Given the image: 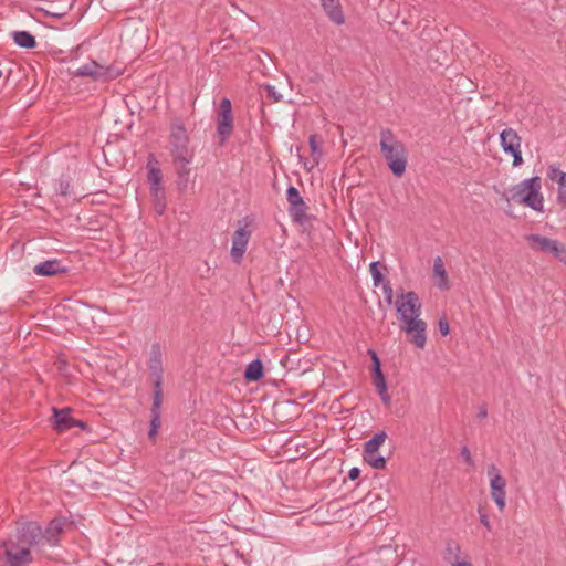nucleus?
<instances>
[{
    "label": "nucleus",
    "mask_w": 566,
    "mask_h": 566,
    "mask_svg": "<svg viewBox=\"0 0 566 566\" xmlns=\"http://www.w3.org/2000/svg\"><path fill=\"white\" fill-rule=\"evenodd\" d=\"M447 552L448 554H454L458 557V554L460 552V546L453 541L448 542L447 544Z\"/></svg>",
    "instance_id": "e433bc0d"
},
{
    "label": "nucleus",
    "mask_w": 566,
    "mask_h": 566,
    "mask_svg": "<svg viewBox=\"0 0 566 566\" xmlns=\"http://www.w3.org/2000/svg\"><path fill=\"white\" fill-rule=\"evenodd\" d=\"M64 523L61 520H52L43 532V544L56 545L63 532Z\"/></svg>",
    "instance_id": "aec40b11"
},
{
    "label": "nucleus",
    "mask_w": 566,
    "mask_h": 566,
    "mask_svg": "<svg viewBox=\"0 0 566 566\" xmlns=\"http://www.w3.org/2000/svg\"><path fill=\"white\" fill-rule=\"evenodd\" d=\"M53 411V428L57 432H64L75 427V419L70 416V409H57L56 407L52 408Z\"/></svg>",
    "instance_id": "f3484780"
},
{
    "label": "nucleus",
    "mask_w": 566,
    "mask_h": 566,
    "mask_svg": "<svg viewBox=\"0 0 566 566\" xmlns=\"http://www.w3.org/2000/svg\"><path fill=\"white\" fill-rule=\"evenodd\" d=\"M387 439L385 431L377 432L371 439L365 442L363 453H376Z\"/></svg>",
    "instance_id": "bb28decb"
},
{
    "label": "nucleus",
    "mask_w": 566,
    "mask_h": 566,
    "mask_svg": "<svg viewBox=\"0 0 566 566\" xmlns=\"http://www.w3.org/2000/svg\"><path fill=\"white\" fill-rule=\"evenodd\" d=\"M2 76V71L0 70V77Z\"/></svg>",
    "instance_id": "49530a36"
},
{
    "label": "nucleus",
    "mask_w": 566,
    "mask_h": 566,
    "mask_svg": "<svg viewBox=\"0 0 566 566\" xmlns=\"http://www.w3.org/2000/svg\"><path fill=\"white\" fill-rule=\"evenodd\" d=\"M541 178L535 176L521 181L506 192L502 193V198L507 202L515 201L535 211H543V195L541 193Z\"/></svg>",
    "instance_id": "20e7f679"
},
{
    "label": "nucleus",
    "mask_w": 566,
    "mask_h": 566,
    "mask_svg": "<svg viewBox=\"0 0 566 566\" xmlns=\"http://www.w3.org/2000/svg\"><path fill=\"white\" fill-rule=\"evenodd\" d=\"M501 146L504 153L512 155L513 166L522 165L523 157L521 153V137L513 128H505L500 134Z\"/></svg>",
    "instance_id": "1a4fd4ad"
},
{
    "label": "nucleus",
    "mask_w": 566,
    "mask_h": 566,
    "mask_svg": "<svg viewBox=\"0 0 566 566\" xmlns=\"http://www.w3.org/2000/svg\"><path fill=\"white\" fill-rule=\"evenodd\" d=\"M148 368L150 370V376L153 378V387L154 395L163 394V361H161V350L159 344H154L150 350V358L148 361Z\"/></svg>",
    "instance_id": "9d476101"
},
{
    "label": "nucleus",
    "mask_w": 566,
    "mask_h": 566,
    "mask_svg": "<svg viewBox=\"0 0 566 566\" xmlns=\"http://www.w3.org/2000/svg\"><path fill=\"white\" fill-rule=\"evenodd\" d=\"M396 310L399 321L403 324L409 319H420L421 303L418 294L413 291L401 293L396 300Z\"/></svg>",
    "instance_id": "0eeeda50"
},
{
    "label": "nucleus",
    "mask_w": 566,
    "mask_h": 566,
    "mask_svg": "<svg viewBox=\"0 0 566 566\" xmlns=\"http://www.w3.org/2000/svg\"><path fill=\"white\" fill-rule=\"evenodd\" d=\"M382 291H384L386 303L388 305H391L392 298H394V291H392V287H391V284L389 281H386L382 283Z\"/></svg>",
    "instance_id": "7c9ffc66"
},
{
    "label": "nucleus",
    "mask_w": 566,
    "mask_h": 566,
    "mask_svg": "<svg viewBox=\"0 0 566 566\" xmlns=\"http://www.w3.org/2000/svg\"><path fill=\"white\" fill-rule=\"evenodd\" d=\"M308 207L304 200L289 207V213L294 222L303 224L307 220L306 211Z\"/></svg>",
    "instance_id": "a878e982"
},
{
    "label": "nucleus",
    "mask_w": 566,
    "mask_h": 566,
    "mask_svg": "<svg viewBox=\"0 0 566 566\" xmlns=\"http://www.w3.org/2000/svg\"><path fill=\"white\" fill-rule=\"evenodd\" d=\"M438 326H439L440 333L443 336H447L449 334L450 328H449V324H448V321H447L446 317H442V318L439 319Z\"/></svg>",
    "instance_id": "f704fd0d"
},
{
    "label": "nucleus",
    "mask_w": 566,
    "mask_h": 566,
    "mask_svg": "<svg viewBox=\"0 0 566 566\" xmlns=\"http://www.w3.org/2000/svg\"><path fill=\"white\" fill-rule=\"evenodd\" d=\"M547 177L552 181L557 182V202L562 208H566V172L562 171L558 167L551 165L547 170Z\"/></svg>",
    "instance_id": "2eb2a0df"
},
{
    "label": "nucleus",
    "mask_w": 566,
    "mask_h": 566,
    "mask_svg": "<svg viewBox=\"0 0 566 566\" xmlns=\"http://www.w3.org/2000/svg\"><path fill=\"white\" fill-rule=\"evenodd\" d=\"M381 266H382L381 263L378 261L370 263L369 270H370V273L373 276V283L375 286H378L381 283H384V276L380 272Z\"/></svg>",
    "instance_id": "c85d7f7f"
},
{
    "label": "nucleus",
    "mask_w": 566,
    "mask_h": 566,
    "mask_svg": "<svg viewBox=\"0 0 566 566\" xmlns=\"http://www.w3.org/2000/svg\"><path fill=\"white\" fill-rule=\"evenodd\" d=\"M164 207H165V206L163 205L161 209H160V210H158V212H159V213H163Z\"/></svg>",
    "instance_id": "c03bdc74"
},
{
    "label": "nucleus",
    "mask_w": 566,
    "mask_h": 566,
    "mask_svg": "<svg viewBox=\"0 0 566 566\" xmlns=\"http://www.w3.org/2000/svg\"><path fill=\"white\" fill-rule=\"evenodd\" d=\"M170 156L179 178H187L190 174L189 164L193 159V149L187 129L179 118H175L169 129Z\"/></svg>",
    "instance_id": "f03ea898"
},
{
    "label": "nucleus",
    "mask_w": 566,
    "mask_h": 566,
    "mask_svg": "<svg viewBox=\"0 0 566 566\" xmlns=\"http://www.w3.org/2000/svg\"><path fill=\"white\" fill-rule=\"evenodd\" d=\"M380 153L385 158L390 171L396 177H401L407 167V149L389 128L380 130Z\"/></svg>",
    "instance_id": "7ed1b4c3"
},
{
    "label": "nucleus",
    "mask_w": 566,
    "mask_h": 566,
    "mask_svg": "<svg viewBox=\"0 0 566 566\" xmlns=\"http://www.w3.org/2000/svg\"><path fill=\"white\" fill-rule=\"evenodd\" d=\"M478 417L484 419L488 417V409L485 405H482L478 411Z\"/></svg>",
    "instance_id": "ea45409f"
},
{
    "label": "nucleus",
    "mask_w": 566,
    "mask_h": 566,
    "mask_svg": "<svg viewBox=\"0 0 566 566\" xmlns=\"http://www.w3.org/2000/svg\"><path fill=\"white\" fill-rule=\"evenodd\" d=\"M43 544V531L36 522L22 523L15 538L0 543V566H25L32 562L30 548Z\"/></svg>",
    "instance_id": "f257e3e1"
},
{
    "label": "nucleus",
    "mask_w": 566,
    "mask_h": 566,
    "mask_svg": "<svg viewBox=\"0 0 566 566\" xmlns=\"http://www.w3.org/2000/svg\"><path fill=\"white\" fill-rule=\"evenodd\" d=\"M251 237V231L247 226L240 227L233 234L231 258L234 263L240 264L247 251V247Z\"/></svg>",
    "instance_id": "f8f14e48"
},
{
    "label": "nucleus",
    "mask_w": 566,
    "mask_h": 566,
    "mask_svg": "<svg viewBox=\"0 0 566 566\" xmlns=\"http://www.w3.org/2000/svg\"><path fill=\"white\" fill-rule=\"evenodd\" d=\"M71 191V181L67 179H61L59 184V192L62 196H67Z\"/></svg>",
    "instance_id": "72a5a7b5"
},
{
    "label": "nucleus",
    "mask_w": 566,
    "mask_h": 566,
    "mask_svg": "<svg viewBox=\"0 0 566 566\" xmlns=\"http://www.w3.org/2000/svg\"><path fill=\"white\" fill-rule=\"evenodd\" d=\"M63 14L61 13H57V14H53V17H62Z\"/></svg>",
    "instance_id": "a18cd8bd"
},
{
    "label": "nucleus",
    "mask_w": 566,
    "mask_h": 566,
    "mask_svg": "<svg viewBox=\"0 0 566 566\" xmlns=\"http://www.w3.org/2000/svg\"><path fill=\"white\" fill-rule=\"evenodd\" d=\"M308 144L311 148V156L304 161V167L307 170H312L319 164V159L322 157V150L318 146L317 135L313 134L308 137Z\"/></svg>",
    "instance_id": "4be33fe9"
},
{
    "label": "nucleus",
    "mask_w": 566,
    "mask_h": 566,
    "mask_svg": "<svg viewBox=\"0 0 566 566\" xmlns=\"http://www.w3.org/2000/svg\"><path fill=\"white\" fill-rule=\"evenodd\" d=\"M163 403V394L153 395V406L150 408V428L160 427V407Z\"/></svg>",
    "instance_id": "393cba45"
},
{
    "label": "nucleus",
    "mask_w": 566,
    "mask_h": 566,
    "mask_svg": "<svg viewBox=\"0 0 566 566\" xmlns=\"http://www.w3.org/2000/svg\"><path fill=\"white\" fill-rule=\"evenodd\" d=\"M461 457L464 459V461H465L469 465H471V467H472V465H474L473 459H472V457H471V452H470V450H469V448H468V447H465V446H464V447L461 449Z\"/></svg>",
    "instance_id": "c9c22d12"
},
{
    "label": "nucleus",
    "mask_w": 566,
    "mask_h": 566,
    "mask_svg": "<svg viewBox=\"0 0 566 566\" xmlns=\"http://www.w3.org/2000/svg\"><path fill=\"white\" fill-rule=\"evenodd\" d=\"M147 169H148L147 179H148V182L150 184V192L157 201L156 206H158L159 200L164 199V197H165V190L161 185V180H163L161 170L156 165H153L151 161H149L147 164Z\"/></svg>",
    "instance_id": "ddd939ff"
},
{
    "label": "nucleus",
    "mask_w": 566,
    "mask_h": 566,
    "mask_svg": "<svg viewBox=\"0 0 566 566\" xmlns=\"http://www.w3.org/2000/svg\"><path fill=\"white\" fill-rule=\"evenodd\" d=\"M322 7L334 23L340 25L345 22L339 0H322Z\"/></svg>",
    "instance_id": "6ab92c4d"
},
{
    "label": "nucleus",
    "mask_w": 566,
    "mask_h": 566,
    "mask_svg": "<svg viewBox=\"0 0 566 566\" xmlns=\"http://www.w3.org/2000/svg\"><path fill=\"white\" fill-rule=\"evenodd\" d=\"M525 240L535 252L552 254L555 259L566 264V245L557 240L541 234H526Z\"/></svg>",
    "instance_id": "39448f33"
},
{
    "label": "nucleus",
    "mask_w": 566,
    "mask_h": 566,
    "mask_svg": "<svg viewBox=\"0 0 566 566\" xmlns=\"http://www.w3.org/2000/svg\"><path fill=\"white\" fill-rule=\"evenodd\" d=\"M157 432H158V429L149 428V431H148L149 439H155V437L157 436Z\"/></svg>",
    "instance_id": "a19ab883"
},
{
    "label": "nucleus",
    "mask_w": 566,
    "mask_h": 566,
    "mask_svg": "<svg viewBox=\"0 0 566 566\" xmlns=\"http://www.w3.org/2000/svg\"><path fill=\"white\" fill-rule=\"evenodd\" d=\"M286 200L291 206H293L294 203H297L300 201L303 200L302 196L300 195V191L297 190L296 187L294 186H290L286 190Z\"/></svg>",
    "instance_id": "c756f323"
},
{
    "label": "nucleus",
    "mask_w": 566,
    "mask_h": 566,
    "mask_svg": "<svg viewBox=\"0 0 566 566\" xmlns=\"http://www.w3.org/2000/svg\"><path fill=\"white\" fill-rule=\"evenodd\" d=\"M264 90L266 92V97L272 99L273 102H280L282 99V95L275 91L274 86L265 85Z\"/></svg>",
    "instance_id": "473e14b6"
},
{
    "label": "nucleus",
    "mask_w": 566,
    "mask_h": 566,
    "mask_svg": "<svg viewBox=\"0 0 566 566\" xmlns=\"http://www.w3.org/2000/svg\"><path fill=\"white\" fill-rule=\"evenodd\" d=\"M401 331L407 334L408 340L417 348H424L427 343V323L423 319H409L401 326Z\"/></svg>",
    "instance_id": "9b49d317"
},
{
    "label": "nucleus",
    "mask_w": 566,
    "mask_h": 566,
    "mask_svg": "<svg viewBox=\"0 0 566 566\" xmlns=\"http://www.w3.org/2000/svg\"><path fill=\"white\" fill-rule=\"evenodd\" d=\"M13 42L23 49H34L36 46L35 38L28 31L12 32Z\"/></svg>",
    "instance_id": "b1692460"
},
{
    "label": "nucleus",
    "mask_w": 566,
    "mask_h": 566,
    "mask_svg": "<svg viewBox=\"0 0 566 566\" xmlns=\"http://www.w3.org/2000/svg\"><path fill=\"white\" fill-rule=\"evenodd\" d=\"M452 566H472V564L468 562H455Z\"/></svg>",
    "instance_id": "79ce46f5"
},
{
    "label": "nucleus",
    "mask_w": 566,
    "mask_h": 566,
    "mask_svg": "<svg viewBox=\"0 0 566 566\" xmlns=\"http://www.w3.org/2000/svg\"><path fill=\"white\" fill-rule=\"evenodd\" d=\"M359 475H360V470H359L358 468H356V467H355V468H352V469L349 470V472H348V478H349L350 480H353V481H354V480H356V479H358V478H359Z\"/></svg>",
    "instance_id": "4c0bfd02"
},
{
    "label": "nucleus",
    "mask_w": 566,
    "mask_h": 566,
    "mask_svg": "<svg viewBox=\"0 0 566 566\" xmlns=\"http://www.w3.org/2000/svg\"><path fill=\"white\" fill-rule=\"evenodd\" d=\"M264 376L263 364L260 359L251 361L243 374L247 381H259Z\"/></svg>",
    "instance_id": "5701e85b"
},
{
    "label": "nucleus",
    "mask_w": 566,
    "mask_h": 566,
    "mask_svg": "<svg viewBox=\"0 0 566 566\" xmlns=\"http://www.w3.org/2000/svg\"><path fill=\"white\" fill-rule=\"evenodd\" d=\"M478 513H479L480 523L482 525H484L488 531H491L492 527H491L489 515H488L486 511L482 506H479Z\"/></svg>",
    "instance_id": "2f4dec72"
},
{
    "label": "nucleus",
    "mask_w": 566,
    "mask_h": 566,
    "mask_svg": "<svg viewBox=\"0 0 566 566\" xmlns=\"http://www.w3.org/2000/svg\"><path fill=\"white\" fill-rule=\"evenodd\" d=\"M488 475L490 476L491 497L500 512H503L506 505V480L495 464L489 465Z\"/></svg>",
    "instance_id": "6e6552de"
},
{
    "label": "nucleus",
    "mask_w": 566,
    "mask_h": 566,
    "mask_svg": "<svg viewBox=\"0 0 566 566\" xmlns=\"http://www.w3.org/2000/svg\"><path fill=\"white\" fill-rule=\"evenodd\" d=\"M69 270L63 265V262L57 259L46 260L36 264L33 268V272L41 276H53L62 273H66Z\"/></svg>",
    "instance_id": "dca6fc26"
},
{
    "label": "nucleus",
    "mask_w": 566,
    "mask_h": 566,
    "mask_svg": "<svg viewBox=\"0 0 566 566\" xmlns=\"http://www.w3.org/2000/svg\"><path fill=\"white\" fill-rule=\"evenodd\" d=\"M380 398H381V401L384 402L385 406H389L390 402H391V398L390 396L388 395V390L385 391V394H379Z\"/></svg>",
    "instance_id": "58836bf2"
},
{
    "label": "nucleus",
    "mask_w": 566,
    "mask_h": 566,
    "mask_svg": "<svg viewBox=\"0 0 566 566\" xmlns=\"http://www.w3.org/2000/svg\"><path fill=\"white\" fill-rule=\"evenodd\" d=\"M368 354L371 358V379L373 384L376 387L378 394H385L387 391V382L385 375L381 370V363L377 355V353L374 349H368Z\"/></svg>",
    "instance_id": "4468645a"
},
{
    "label": "nucleus",
    "mask_w": 566,
    "mask_h": 566,
    "mask_svg": "<svg viewBox=\"0 0 566 566\" xmlns=\"http://www.w3.org/2000/svg\"><path fill=\"white\" fill-rule=\"evenodd\" d=\"M433 276L438 279L436 285L440 290L446 291L450 289L448 274L441 256H437L433 261Z\"/></svg>",
    "instance_id": "412c9836"
},
{
    "label": "nucleus",
    "mask_w": 566,
    "mask_h": 566,
    "mask_svg": "<svg viewBox=\"0 0 566 566\" xmlns=\"http://www.w3.org/2000/svg\"><path fill=\"white\" fill-rule=\"evenodd\" d=\"M364 461L367 462L371 468L382 470L386 468V459L382 455L376 453H363Z\"/></svg>",
    "instance_id": "cd10ccee"
},
{
    "label": "nucleus",
    "mask_w": 566,
    "mask_h": 566,
    "mask_svg": "<svg viewBox=\"0 0 566 566\" xmlns=\"http://www.w3.org/2000/svg\"><path fill=\"white\" fill-rule=\"evenodd\" d=\"M75 427L85 428L86 423L81 420H75Z\"/></svg>",
    "instance_id": "37998d69"
},
{
    "label": "nucleus",
    "mask_w": 566,
    "mask_h": 566,
    "mask_svg": "<svg viewBox=\"0 0 566 566\" xmlns=\"http://www.w3.org/2000/svg\"><path fill=\"white\" fill-rule=\"evenodd\" d=\"M75 75H77V76H90V77H93L95 80L111 77L108 75V69L99 65L98 63H96L94 61L91 62V63L84 64L83 66L77 69V71L75 72Z\"/></svg>",
    "instance_id": "a211bd4d"
},
{
    "label": "nucleus",
    "mask_w": 566,
    "mask_h": 566,
    "mask_svg": "<svg viewBox=\"0 0 566 566\" xmlns=\"http://www.w3.org/2000/svg\"><path fill=\"white\" fill-rule=\"evenodd\" d=\"M233 120L234 118L231 101L227 97H223L220 101L219 109L217 112V135L220 146H223L231 137L234 129Z\"/></svg>",
    "instance_id": "423d86ee"
}]
</instances>
